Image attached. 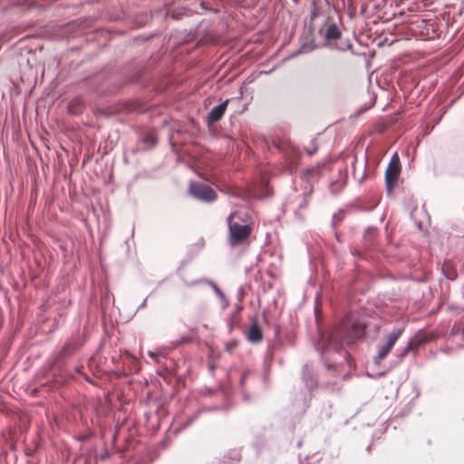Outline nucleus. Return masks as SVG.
Listing matches in <instances>:
<instances>
[{
	"label": "nucleus",
	"mask_w": 464,
	"mask_h": 464,
	"mask_svg": "<svg viewBox=\"0 0 464 464\" xmlns=\"http://www.w3.org/2000/svg\"><path fill=\"white\" fill-rule=\"evenodd\" d=\"M279 334H280V327L279 326H276V329H275V335H276V339L279 342Z\"/></svg>",
	"instance_id": "18"
},
{
	"label": "nucleus",
	"mask_w": 464,
	"mask_h": 464,
	"mask_svg": "<svg viewBox=\"0 0 464 464\" xmlns=\"http://www.w3.org/2000/svg\"><path fill=\"white\" fill-rule=\"evenodd\" d=\"M311 50H313V48H310L309 50H305V45H303V46L300 48V50H298V52L296 53V54H297V53H305V52H309V51H311Z\"/></svg>",
	"instance_id": "20"
},
{
	"label": "nucleus",
	"mask_w": 464,
	"mask_h": 464,
	"mask_svg": "<svg viewBox=\"0 0 464 464\" xmlns=\"http://www.w3.org/2000/svg\"><path fill=\"white\" fill-rule=\"evenodd\" d=\"M353 254L357 255L358 254L357 250L353 251Z\"/></svg>",
	"instance_id": "22"
},
{
	"label": "nucleus",
	"mask_w": 464,
	"mask_h": 464,
	"mask_svg": "<svg viewBox=\"0 0 464 464\" xmlns=\"http://www.w3.org/2000/svg\"><path fill=\"white\" fill-rule=\"evenodd\" d=\"M228 244L232 246L244 245L248 241L252 227L241 217L239 212L231 213L227 217Z\"/></svg>",
	"instance_id": "3"
},
{
	"label": "nucleus",
	"mask_w": 464,
	"mask_h": 464,
	"mask_svg": "<svg viewBox=\"0 0 464 464\" xmlns=\"http://www.w3.org/2000/svg\"><path fill=\"white\" fill-rule=\"evenodd\" d=\"M342 35V32L335 23H329L326 25L324 38L326 42L331 43L339 39Z\"/></svg>",
	"instance_id": "11"
},
{
	"label": "nucleus",
	"mask_w": 464,
	"mask_h": 464,
	"mask_svg": "<svg viewBox=\"0 0 464 464\" xmlns=\"http://www.w3.org/2000/svg\"><path fill=\"white\" fill-rule=\"evenodd\" d=\"M318 150L317 144L314 140H311V148H306L305 150L309 156H313Z\"/></svg>",
	"instance_id": "13"
},
{
	"label": "nucleus",
	"mask_w": 464,
	"mask_h": 464,
	"mask_svg": "<svg viewBox=\"0 0 464 464\" xmlns=\"http://www.w3.org/2000/svg\"><path fill=\"white\" fill-rule=\"evenodd\" d=\"M325 163H318L314 166L307 168L301 175L303 180L310 185L308 194L313 191V183L317 181L322 176V167H324Z\"/></svg>",
	"instance_id": "7"
},
{
	"label": "nucleus",
	"mask_w": 464,
	"mask_h": 464,
	"mask_svg": "<svg viewBox=\"0 0 464 464\" xmlns=\"http://www.w3.org/2000/svg\"><path fill=\"white\" fill-rule=\"evenodd\" d=\"M201 282H205V283L208 284L211 286V288L214 290L216 295L220 299V306H221L222 309H225V308H227L228 306V304H229L228 300L225 296L224 293L220 290V288L217 285V284L214 283L213 281H208V280L193 281L191 283H188V285L191 286V285H196L198 283H201Z\"/></svg>",
	"instance_id": "10"
},
{
	"label": "nucleus",
	"mask_w": 464,
	"mask_h": 464,
	"mask_svg": "<svg viewBox=\"0 0 464 464\" xmlns=\"http://www.w3.org/2000/svg\"><path fill=\"white\" fill-rule=\"evenodd\" d=\"M146 304H147V298H145V299L142 301V303L138 306L137 311H139V310H140V309L144 308V307L146 306Z\"/></svg>",
	"instance_id": "19"
},
{
	"label": "nucleus",
	"mask_w": 464,
	"mask_h": 464,
	"mask_svg": "<svg viewBox=\"0 0 464 464\" xmlns=\"http://www.w3.org/2000/svg\"><path fill=\"white\" fill-rule=\"evenodd\" d=\"M333 48L341 52H344L346 50L351 49L352 44L350 43H347L345 45H334Z\"/></svg>",
	"instance_id": "14"
},
{
	"label": "nucleus",
	"mask_w": 464,
	"mask_h": 464,
	"mask_svg": "<svg viewBox=\"0 0 464 464\" xmlns=\"http://www.w3.org/2000/svg\"><path fill=\"white\" fill-rule=\"evenodd\" d=\"M160 354H161L160 353H159V352H153V351H150V352L148 353V355H149L151 359H153V360H156V358H157L158 356H160Z\"/></svg>",
	"instance_id": "15"
},
{
	"label": "nucleus",
	"mask_w": 464,
	"mask_h": 464,
	"mask_svg": "<svg viewBox=\"0 0 464 464\" xmlns=\"http://www.w3.org/2000/svg\"><path fill=\"white\" fill-rule=\"evenodd\" d=\"M229 103V100L227 99L223 102L218 105L213 107L210 111L208 113L206 117V121L208 126L213 125L218 122L224 115L227 111V105Z\"/></svg>",
	"instance_id": "8"
},
{
	"label": "nucleus",
	"mask_w": 464,
	"mask_h": 464,
	"mask_svg": "<svg viewBox=\"0 0 464 464\" xmlns=\"http://www.w3.org/2000/svg\"><path fill=\"white\" fill-rule=\"evenodd\" d=\"M412 349V341H409L406 346L402 349V351L398 354L399 361H402V359L411 351Z\"/></svg>",
	"instance_id": "12"
},
{
	"label": "nucleus",
	"mask_w": 464,
	"mask_h": 464,
	"mask_svg": "<svg viewBox=\"0 0 464 464\" xmlns=\"http://www.w3.org/2000/svg\"><path fill=\"white\" fill-rule=\"evenodd\" d=\"M189 193L194 198L206 203L213 202L217 198L216 191L209 186L200 182H191Z\"/></svg>",
	"instance_id": "5"
},
{
	"label": "nucleus",
	"mask_w": 464,
	"mask_h": 464,
	"mask_svg": "<svg viewBox=\"0 0 464 464\" xmlns=\"http://www.w3.org/2000/svg\"><path fill=\"white\" fill-rule=\"evenodd\" d=\"M302 380L305 389L300 390L294 396V406L296 408V411L300 413L306 411L312 399V392L317 388V379L314 377L313 368L308 363L303 367Z\"/></svg>",
	"instance_id": "2"
},
{
	"label": "nucleus",
	"mask_w": 464,
	"mask_h": 464,
	"mask_svg": "<svg viewBox=\"0 0 464 464\" xmlns=\"http://www.w3.org/2000/svg\"><path fill=\"white\" fill-rule=\"evenodd\" d=\"M195 418H196V416L190 418V420L188 421L183 423L181 428H179V430H182V429L188 427L192 423V421L194 420Z\"/></svg>",
	"instance_id": "16"
},
{
	"label": "nucleus",
	"mask_w": 464,
	"mask_h": 464,
	"mask_svg": "<svg viewBox=\"0 0 464 464\" xmlns=\"http://www.w3.org/2000/svg\"><path fill=\"white\" fill-rule=\"evenodd\" d=\"M246 336V340L251 343H259L263 340L262 331L256 320L251 324Z\"/></svg>",
	"instance_id": "9"
},
{
	"label": "nucleus",
	"mask_w": 464,
	"mask_h": 464,
	"mask_svg": "<svg viewBox=\"0 0 464 464\" xmlns=\"http://www.w3.org/2000/svg\"><path fill=\"white\" fill-rule=\"evenodd\" d=\"M401 170V165L400 160L397 156V153H395L390 163L389 166L385 171V183H386V190L388 194H391L392 192L393 187L396 184L399 174Z\"/></svg>",
	"instance_id": "6"
},
{
	"label": "nucleus",
	"mask_w": 464,
	"mask_h": 464,
	"mask_svg": "<svg viewBox=\"0 0 464 464\" xmlns=\"http://www.w3.org/2000/svg\"><path fill=\"white\" fill-rule=\"evenodd\" d=\"M404 332V327H397L394 328L392 332H390L386 335V340L383 343L379 344L377 355L374 357L373 362L375 364L381 363L382 360H384L392 348L396 343L399 337Z\"/></svg>",
	"instance_id": "4"
},
{
	"label": "nucleus",
	"mask_w": 464,
	"mask_h": 464,
	"mask_svg": "<svg viewBox=\"0 0 464 464\" xmlns=\"http://www.w3.org/2000/svg\"><path fill=\"white\" fill-rule=\"evenodd\" d=\"M231 454H232V458H233L234 460L237 461V460L240 459V454H239V452L237 450H233L231 452Z\"/></svg>",
	"instance_id": "17"
},
{
	"label": "nucleus",
	"mask_w": 464,
	"mask_h": 464,
	"mask_svg": "<svg viewBox=\"0 0 464 464\" xmlns=\"http://www.w3.org/2000/svg\"><path fill=\"white\" fill-rule=\"evenodd\" d=\"M334 183H331L330 188H331V189H332V192H333V193H337V191H335V189H334Z\"/></svg>",
	"instance_id": "21"
},
{
	"label": "nucleus",
	"mask_w": 464,
	"mask_h": 464,
	"mask_svg": "<svg viewBox=\"0 0 464 464\" xmlns=\"http://www.w3.org/2000/svg\"><path fill=\"white\" fill-rule=\"evenodd\" d=\"M364 334V324L355 320L353 315H348L328 335H322L317 350L325 367L331 369L337 362L335 359L330 358V355L341 353L343 343L350 344L362 338Z\"/></svg>",
	"instance_id": "1"
},
{
	"label": "nucleus",
	"mask_w": 464,
	"mask_h": 464,
	"mask_svg": "<svg viewBox=\"0 0 464 464\" xmlns=\"http://www.w3.org/2000/svg\"><path fill=\"white\" fill-rule=\"evenodd\" d=\"M462 295H463V297H464V292L462 293Z\"/></svg>",
	"instance_id": "23"
}]
</instances>
